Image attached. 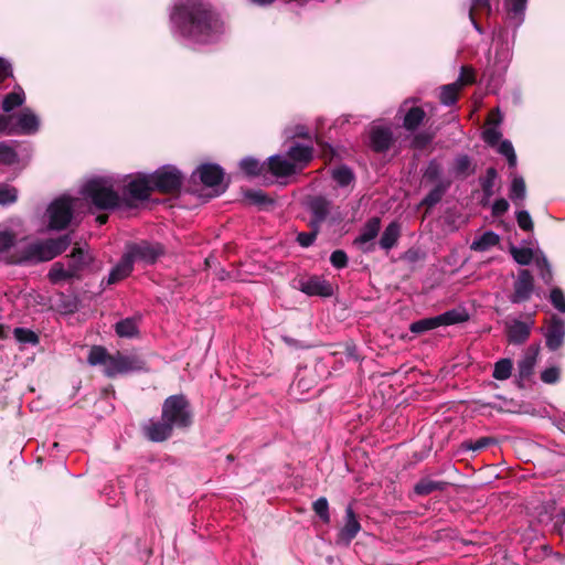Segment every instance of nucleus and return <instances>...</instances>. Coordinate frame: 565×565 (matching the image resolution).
<instances>
[{"label":"nucleus","instance_id":"1","mask_svg":"<svg viewBox=\"0 0 565 565\" xmlns=\"http://www.w3.org/2000/svg\"><path fill=\"white\" fill-rule=\"evenodd\" d=\"M170 20L182 39L198 45L215 44L226 31L222 13L206 0L178 1Z\"/></svg>","mask_w":565,"mask_h":565},{"label":"nucleus","instance_id":"2","mask_svg":"<svg viewBox=\"0 0 565 565\" xmlns=\"http://www.w3.org/2000/svg\"><path fill=\"white\" fill-rule=\"evenodd\" d=\"M194 422L190 401L184 394L168 396L161 408V419H150L141 429L143 436L152 443H163L173 435V429L186 430Z\"/></svg>","mask_w":565,"mask_h":565},{"label":"nucleus","instance_id":"3","mask_svg":"<svg viewBox=\"0 0 565 565\" xmlns=\"http://www.w3.org/2000/svg\"><path fill=\"white\" fill-rule=\"evenodd\" d=\"M82 194L100 211L115 210L121 201L118 192L103 178L88 180L83 186Z\"/></svg>","mask_w":565,"mask_h":565},{"label":"nucleus","instance_id":"4","mask_svg":"<svg viewBox=\"0 0 565 565\" xmlns=\"http://www.w3.org/2000/svg\"><path fill=\"white\" fill-rule=\"evenodd\" d=\"M153 192L178 196L181 192L184 175L174 166H163L150 173Z\"/></svg>","mask_w":565,"mask_h":565},{"label":"nucleus","instance_id":"5","mask_svg":"<svg viewBox=\"0 0 565 565\" xmlns=\"http://www.w3.org/2000/svg\"><path fill=\"white\" fill-rule=\"evenodd\" d=\"M87 362L92 366H103L104 374L110 379L118 374H125L122 353L119 351L110 354L105 347L93 345L89 350Z\"/></svg>","mask_w":565,"mask_h":565},{"label":"nucleus","instance_id":"6","mask_svg":"<svg viewBox=\"0 0 565 565\" xmlns=\"http://www.w3.org/2000/svg\"><path fill=\"white\" fill-rule=\"evenodd\" d=\"M164 253L166 248L161 243L141 239L128 243L125 255L132 265L135 263L153 265Z\"/></svg>","mask_w":565,"mask_h":565},{"label":"nucleus","instance_id":"7","mask_svg":"<svg viewBox=\"0 0 565 565\" xmlns=\"http://www.w3.org/2000/svg\"><path fill=\"white\" fill-rule=\"evenodd\" d=\"M468 320L469 313L465 309H451L435 317L414 321L409 326V331L416 334H420L441 326L457 324Z\"/></svg>","mask_w":565,"mask_h":565},{"label":"nucleus","instance_id":"8","mask_svg":"<svg viewBox=\"0 0 565 565\" xmlns=\"http://www.w3.org/2000/svg\"><path fill=\"white\" fill-rule=\"evenodd\" d=\"M47 215L51 230H65L74 215V200L67 195L55 199L47 207Z\"/></svg>","mask_w":565,"mask_h":565},{"label":"nucleus","instance_id":"9","mask_svg":"<svg viewBox=\"0 0 565 565\" xmlns=\"http://www.w3.org/2000/svg\"><path fill=\"white\" fill-rule=\"evenodd\" d=\"M53 259L50 244L46 241L33 243L24 247L18 255L11 256L12 264L42 263Z\"/></svg>","mask_w":565,"mask_h":565},{"label":"nucleus","instance_id":"10","mask_svg":"<svg viewBox=\"0 0 565 565\" xmlns=\"http://www.w3.org/2000/svg\"><path fill=\"white\" fill-rule=\"evenodd\" d=\"M534 277L529 269H520L513 282V292L510 296L512 303H522L531 299L534 292Z\"/></svg>","mask_w":565,"mask_h":565},{"label":"nucleus","instance_id":"11","mask_svg":"<svg viewBox=\"0 0 565 565\" xmlns=\"http://www.w3.org/2000/svg\"><path fill=\"white\" fill-rule=\"evenodd\" d=\"M545 345L550 351L559 350L565 340V322L556 315H553L546 322L544 331Z\"/></svg>","mask_w":565,"mask_h":565},{"label":"nucleus","instance_id":"12","mask_svg":"<svg viewBox=\"0 0 565 565\" xmlns=\"http://www.w3.org/2000/svg\"><path fill=\"white\" fill-rule=\"evenodd\" d=\"M381 230V218L373 216L366 221L361 228L360 235L354 239V245L359 246L364 253H372L375 250V243L373 242L379 235Z\"/></svg>","mask_w":565,"mask_h":565},{"label":"nucleus","instance_id":"13","mask_svg":"<svg viewBox=\"0 0 565 565\" xmlns=\"http://www.w3.org/2000/svg\"><path fill=\"white\" fill-rule=\"evenodd\" d=\"M395 141L390 127L372 126L369 130V147L375 153H384L391 149Z\"/></svg>","mask_w":565,"mask_h":565},{"label":"nucleus","instance_id":"14","mask_svg":"<svg viewBox=\"0 0 565 565\" xmlns=\"http://www.w3.org/2000/svg\"><path fill=\"white\" fill-rule=\"evenodd\" d=\"M297 288L308 296L331 297L333 295L332 285L321 276H310L300 278Z\"/></svg>","mask_w":565,"mask_h":565},{"label":"nucleus","instance_id":"15","mask_svg":"<svg viewBox=\"0 0 565 565\" xmlns=\"http://www.w3.org/2000/svg\"><path fill=\"white\" fill-rule=\"evenodd\" d=\"M286 156L294 168L299 173L307 168L313 159V147L301 145L299 142H291L286 151Z\"/></svg>","mask_w":565,"mask_h":565},{"label":"nucleus","instance_id":"16","mask_svg":"<svg viewBox=\"0 0 565 565\" xmlns=\"http://www.w3.org/2000/svg\"><path fill=\"white\" fill-rule=\"evenodd\" d=\"M533 324V320L531 322H525L514 319L511 322H505V335L508 342L514 345L524 344L531 335Z\"/></svg>","mask_w":565,"mask_h":565},{"label":"nucleus","instance_id":"17","mask_svg":"<svg viewBox=\"0 0 565 565\" xmlns=\"http://www.w3.org/2000/svg\"><path fill=\"white\" fill-rule=\"evenodd\" d=\"M126 192L132 200L147 201L153 192L149 174H138L126 185Z\"/></svg>","mask_w":565,"mask_h":565},{"label":"nucleus","instance_id":"18","mask_svg":"<svg viewBox=\"0 0 565 565\" xmlns=\"http://www.w3.org/2000/svg\"><path fill=\"white\" fill-rule=\"evenodd\" d=\"M270 173L277 179L288 178L298 172L287 156L274 154L266 160V174Z\"/></svg>","mask_w":565,"mask_h":565},{"label":"nucleus","instance_id":"19","mask_svg":"<svg viewBox=\"0 0 565 565\" xmlns=\"http://www.w3.org/2000/svg\"><path fill=\"white\" fill-rule=\"evenodd\" d=\"M331 205V201L328 200L326 196H313L309 201V210L312 214L310 225L319 227L321 223H323L327 220L330 213Z\"/></svg>","mask_w":565,"mask_h":565},{"label":"nucleus","instance_id":"20","mask_svg":"<svg viewBox=\"0 0 565 565\" xmlns=\"http://www.w3.org/2000/svg\"><path fill=\"white\" fill-rule=\"evenodd\" d=\"M196 172L199 173L201 182L209 188L220 185L224 179V170L214 163L201 164Z\"/></svg>","mask_w":565,"mask_h":565},{"label":"nucleus","instance_id":"21","mask_svg":"<svg viewBox=\"0 0 565 565\" xmlns=\"http://www.w3.org/2000/svg\"><path fill=\"white\" fill-rule=\"evenodd\" d=\"M361 531V524L351 504L345 509L344 524L339 532L342 541L350 543Z\"/></svg>","mask_w":565,"mask_h":565},{"label":"nucleus","instance_id":"22","mask_svg":"<svg viewBox=\"0 0 565 565\" xmlns=\"http://www.w3.org/2000/svg\"><path fill=\"white\" fill-rule=\"evenodd\" d=\"M540 350V344L530 345L526 349L523 359L519 361L518 370L521 380H529L533 374Z\"/></svg>","mask_w":565,"mask_h":565},{"label":"nucleus","instance_id":"23","mask_svg":"<svg viewBox=\"0 0 565 565\" xmlns=\"http://www.w3.org/2000/svg\"><path fill=\"white\" fill-rule=\"evenodd\" d=\"M68 257L71 258L68 267L75 274V279H81V271L88 267L94 259L79 246H75Z\"/></svg>","mask_w":565,"mask_h":565},{"label":"nucleus","instance_id":"24","mask_svg":"<svg viewBox=\"0 0 565 565\" xmlns=\"http://www.w3.org/2000/svg\"><path fill=\"white\" fill-rule=\"evenodd\" d=\"M15 119L18 135H32L39 129V119L29 108H24Z\"/></svg>","mask_w":565,"mask_h":565},{"label":"nucleus","instance_id":"25","mask_svg":"<svg viewBox=\"0 0 565 565\" xmlns=\"http://www.w3.org/2000/svg\"><path fill=\"white\" fill-rule=\"evenodd\" d=\"M450 185V180L438 181L435 186L427 193V195L420 201L419 206H425L427 210L426 212H428L443 200V196L448 191Z\"/></svg>","mask_w":565,"mask_h":565},{"label":"nucleus","instance_id":"26","mask_svg":"<svg viewBox=\"0 0 565 565\" xmlns=\"http://www.w3.org/2000/svg\"><path fill=\"white\" fill-rule=\"evenodd\" d=\"M401 236V225L397 222H391L383 231L379 245L382 249L388 252L396 246Z\"/></svg>","mask_w":565,"mask_h":565},{"label":"nucleus","instance_id":"27","mask_svg":"<svg viewBox=\"0 0 565 565\" xmlns=\"http://www.w3.org/2000/svg\"><path fill=\"white\" fill-rule=\"evenodd\" d=\"M452 172L456 178L465 180L476 172V164L468 154H458L454 160Z\"/></svg>","mask_w":565,"mask_h":565},{"label":"nucleus","instance_id":"28","mask_svg":"<svg viewBox=\"0 0 565 565\" xmlns=\"http://www.w3.org/2000/svg\"><path fill=\"white\" fill-rule=\"evenodd\" d=\"M447 481H437L431 480L429 478H422L415 486H414V493L419 497H426L436 491H445L448 487Z\"/></svg>","mask_w":565,"mask_h":565},{"label":"nucleus","instance_id":"29","mask_svg":"<svg viewBox=\"0 0 565 565\" xmlns=\"http://www.w3.org/2000/svg\"><path fill=\"white\" fill-rule=\"evenodd\" d=\"M134 270V265L124 254L119 263L110 270L107 285H114L127 278Z\"/></svg>","mask_w":565,"mask_h":565},{"label":"nucleus","instance_id":"30","mask_svg":"<svg viewBox=\"0 0 565 565\" xmlns=\"http://www.w3.org/2000/svg\"><path fill=\"white\" fill-rule=\"evenodd\" d=\"M425 118L426 113L422 107L412 106L404 115L403 127L407 131L413 132L419 128V126L424 122Z\"/></svg>","mask_w":565,"mask_h":565},{"label":"nucleus","instance_id":"31","mask_svg":"<svg viewBox=\"0 0 565 565\" xmlns=\"http://www.w3.org/2000/svg\"><path fill=\"white\" fill-rule=\"evenodd\" d=\"M527 0H504V8L510 20L520 25L524 20Z\"/></svg>","mask_w":565,"mask_h":565},{"label":"nucleus","instance_id":"32","mask_svg":"<svg viewBox=\"0 0 565 565\" xmlns=\"http://www.w3.org/2000/svg\"><path fill=\"white\" fill-rule=\"evenodd\" d=\"M122 363L125 374L129 372H148L147 361L138 353H122Z\"/></svg>","mask_w":565,"mask_h":565},{"label":"nucleus","instance_id":"33","mask_svg":"<svg viewBox=\"0 0 565 565\" xmlns=\"http://www.w3.org/2000/svg\"><path fill=\"white\" fill-rule=\"evenodd\" d=\"M244 198L249 204L256 205L262 210H268L275 204V200L262 190H247L244 192Z\"/></svg>","mask_w":565,"mask_h":565},{"label":"nucleus","instance_id":"34","mask_svg":"<svg viewBox=\"0 0 565 565\" xmlns=\"http://www.w3.org/2000/svg\"><path fill=\"white\" fill-rule=\"evenodd\" d=\"M241 170L247 177H265L266 175V161L260 162L253 157H246L239 162Z\"/></svg>","mask_w":565,"mask_h":565},{"label":"nucleus","instance_id":"35","mask_svg":"<svg viewBox=\"0 0 565 565\" xmlns=\"http://www.w3.org/2000/svg\"><path fill=\"white\" fill-rule=\"evenodd\" d=\"M18 143V141L0 142V164L13 166L19 162V156L14 148Z\"/></svg>","mask_w":565,"mask_h":565},{"label":"nucleus","instance_id":"36","mask_svg":"<svg viewBox=\"0 0 565 565\" xmlns=\"http://www.w3.org/2000/svg\"><path fill=\"white\" fill-rule=\"evenodd\" d=\"M500 243V236L492 231L484 232L478 239L473 241L470 248L476 252H486Z\"/></svg>","mask_w":565,"mask_h":565},{"label":"nucleus","instance_id":"37","mask_svg":"<svg viewBox=\"0 0 565 565\" xmlns=\"http://www.w3.org/2000/svg\"><path fill=\"white\" fill-rule=\"evenodd\" d=\"M47 277L52 284H58L64 280L75 279V274L71 271L70 267L65 268L63 263L56 262L49 270Z\"/></svg>","mask_w":565,"mask_h":565},{"label":"nucleus","instance_id":"38","mask_svg":"<svg viewBox=\"0 0 565 565\" xmlns=\"http://www.w3.org/2000/svg\"><path fill=\"white\" fill-rule=\"evenodd\" d=\"M115 332L120 338H134L138 335L139 330L137 326V321L134 318H126L118 321L115 324Z\"/></svg>","mask_w":565,"mask_h":565},{"label":"nucleus","instance_id":"39","mask_svg":"<svg viewBox=\"0 0 565 565\" xmlns=\"http://www.w3.org/2000/svg\"><path fill=\"white\" fill-rule=\"evenodd\" d=\"M460 87L456 83L447 84L440 87L439 100L443 105H455L459 97Z\"/></svg>","mask_w":565,"mask_h":565},{"label":"nucleus","instance_id":"40","mask_svg":"<svg viewBox=\"0 0 565 565\" xmlns=\"http://www.w3.org/2000/svg\"><path fill=\"white\" fill-rule=\"evenodd\" d=\"M509 253L519 265L526 266L532 263L534 259V253L529 247H516L511 244L509 247Z\"/></svg>","mask_w":565,"mask_h":565},{"label":"nucleus","instance_id":"41","mask_svg":"<svg viewBox=\"0 0 565 565\" xmlns=\"http://www.w3.org/2000/svg\"><path fill=\"white\" fill-rule=\"evenodd\" d=\"M477 12L486 13L487 15H490L491 14L490 0H472L471 7L469 10V18H470L471 22L473 23L476 30H478L481 33L482 32L481 28L478 24V22L476 21Z\"/></svg>","mask_w":565,"mask_h":565},{"label":"nucleus","instance_id":"42","mask_svg":"<svg viewBox=\"0 0 565 565\" xmlns=\"http://www.w3.org/2000/svg\"><path fill=\"white\" fill-rule=\"evenodd\" d=\"M498 179V171L495 168L490 167L486 171V175L480 178V185L486 198H491L494 194V184Z\"/></svg>","mask_w":565,"mask_h":565},{"label":"nucleus","instance_id":"43","mask_svg":"<svg viewBox=\"0 0 565 565\" xmlns=\"http://www.w3.org/2000/svg\"><path fill=\"white\" fill-rule=\"evenodd\" d=\"M331 175L332 179L338 183V185L342 188L350 185L355 179L352 169L345 164H342L339 168L334 169Z\"/></svg>","mask_w":565,"mask_h":565},{"label":"nucleus","instance_id":"44","mask_svg":"<svg viewBox=\"0 0 565 565\" xmlns=\"http://www.w3.org/2000/svg\"><path fill=\"white\" fill-rule=\"evenodd\" d=\"M79 300L75 296L58 295L57 308L64 315H72L78 310Z\"/></svg>","mask_w":565,"mask_h":565},{"label":"nucleus","instance_id":"45","mask_svg":"<svg viewBox=\"0 0 565 565\" xmlns=\"http://www.w3.org/2000/svg\"><path fill=\"white\" fill-rule=\"evenodd\" d=\"M526 195V185L525 181L522 177H515L512 180L509 198L515 203L519 204V201H523Z\"/></svg>","mask_w":565,"mask_h":565},{"label":"nucleus","instance_id":"46","mask_svg":"<svg viewBox=\"0 0 565 565\" xmlns=\"http://www.w3.org/2000/svg\"><path fill=\"white\" fill-rule=\"evenodd\" d=\"M535 265L539 269V275L545 285H551L553 282V271L551 264L545 255L537 256L535 258Z\"/></svg>","mask_w":565,"mask_h":565},{"label":"nucleus","instance_id":"47","mask_svg":"<svg viewBox=\"0 0 565 565\" xmlns=\"http://www.w3.org/2000/svg\"><path fill=\"white\" fill-rule=\"evenodd\" d=\"M513 363L510 359H501L494 364L492 376L495 380L504 381L511 376Z\"/></svg>","mask_w":565,"mask_h":565},{"label":"nucleus","instance_id":"48","mask_svg":"<svg viewBox=\"0 0 565 565\" xmlns=\"http://www.w3.org/2000/svg\"><path fill=\"white\" fill-rule=\"evenodd\" d=\"M47 242L50 244L53 258H55L56 256L61 255L68 248V246L72 243V239L70 234H65L57 238H49Z\"/></svg>","mask_w":565,"mask_h":565},{"label":"nucleus","instance_id":"49","mask_svg":"<svg viewBox=\"0 0 565 565\" xmlns=\"http://www.w3.org/2000/svg\"><path fill=\"white\" fill-rule=\"evenodd\" d=\"M19 191L15 186L10 184L0 185V205L7 206L14 204L18 201Z\"/></svg>","mask_w":565,"mask_h":565},{"label":"nucleus","instance_id":"50","mask_svg":"<svg viewBox=\"0 0 565 565\" xmlns=\"http://www.w3.org/2000/svg\"><path fill=\"white\" fill-rule=\"evenodd\" d=\"M24 99L25 97L23 92H11L4 96L2 100V109L6 113H10L14 108L21 106L24 103Z\"/></svg>","mask_w":565,"mask_h":565},{"label":"nucleus","instance_id":"51","mask_svg":"<svg viewBox=\"0 0 565 565\" xmlns=\"http://www.w3.org/2000/svg\"><path fill=\"white\" fill-rule=\"evenodd\" d=\"M441 171V164L436 159H431L423 173V178L430 183L438 182L440 181Z\"/></svg>","mask_w":565,"mask_h":565},{"label":"nucleus","instance_id":"52","mask_svg":"<svg viewBox=\"0 0 565 565\" xmlns=\"http://www.w3.org/2000/svg\"><path fill=\"white\" fill-rule=\"evenodd\" d=\"M312 510L323 523H330L329 502L327 498L320 497L317 499L312 503Z\"/></svg>","mask_w":565,"mask_h":565},{"label":"nucleus","instance_id":"53","mask_svg":"<svg viewBox=\"0 0 565 565\" xmlns=\"http://www.w3.org/2000/svg\"><path fill=\"white\" fill-rule=\"evenodd\" d=\"M495 443L497 441L493 437H481V438L477 439L476 441H473V440L463 441L462 448L472 450L476 452V451H481V450L488 448L489 446L494 445Z\"/></svg>","mask_w":565,"mask_h":565},{"label":"nucleus","instance_id":"54","mask_svg":"<svg viewBox=\"0 0 565 565\" xmlns=\"http://www.w3.org/2000/svg\"><path fill=\"white\" fill-rule=\"evenodd\" d=\"M14 338L21 342V343H31V344H38L39 343V335L26 328H15L13 330Z\"/></svg>","mask_w":565,"mask_h":565},{"label":"nucleus","instance_id":"55","mask_svg":"<svg viewBox=\"0 0 565 565\" xmlns=\"http://www.w3.org/2000/svg\"><path fill=\"white\" fill-rule=\"evenodd\" d=\"M476 82V72L472 66L463 65L460 68L458 79L455 82L460 88L467 85H472Z\"/></svg>","mask_w":565,"mask_h":565},{"label":"nucleus","instance_id":"56","mask_svg":"<svg viewBox=\"0 0 565 565\" xmlns=\"http://www.w3.org/2000/svg\"><path fill=\"white\" fill-rule=\"evenodd\" d=\"M434 138H435L434 132H427V131L418 132L413 137L411 146L414 149L423 150L434 140Z\"/></svg>","mask_w":565,"mask_h":565},{"label":"nucleus","instance_id":"57","mask_svg":"<svg viewBox=\"0 0 565 565\" xmlns=\"http://www.w3.org/2000/svg\"><path fill=\"white\" fill-rule=\"evenodd\" d=\"M550 301L557 311L565 313V294L559 287L552 288Z\"/></svg>","mask_w":565,"mask_h":565},{"label":"nucleus","instance_id":"58","mask_svg":"<svg viewBox=\"0 0 565 565\" xmlns=\"http://www.w3.org/2000/svg\"><path fill=\"white\" fill-rule=\"evenodd\" d=\"M498 151L499 153L507 158L508 163L511 168H514L516 166V154L511 141L502 140L501 143L499 145Z\"/></svg>","mask_w":565,"mask_h":565},{"label":"nucleus","instance_id":"59","mask_svg":"<svg viewBox=\"0 0 565 565\" xmlns=\"http://www.w3.org/2000/svg\"><path fill=\"white\" fill-rule=\"evenodd\" d=\"M13 115H0V136L1 135H18Z\"/></svg>","mask_w":565,"mask_h":565},{"label":"nucleus","instance_id":"60","mask_svg":"<svg viewBox=\"0 0 565 565\" xmlns=\"http://www.w3.org/2000/svg\"><path fill=\"white\" fill-rule=\"evenodd\" d=\"M515 218L519 227L524 232H533L534 223L530 215V213L525 210L518 211L515 213Z\"/></svg>","mask_w":565,"mask_h":565},{"label":"nucleus","instance_id":"61","mask_svg":"<svg viewBox=\"0 0 565 565\" xmlns=\"http://www.w3.org/2000/svg\"><path fill=\"white\" fill-rule=\"evenodd\" d=\"M313 230L311 232H300L298 233L297 235V238H296V242L301 246V247H309L311 246L317 236H318V233H319V227L317 226H312Z\"/></svg>","mask_w":565,"mask_h":565},{"label":"nucleus","instance_id":"62","mask_svg":"<svg viewBox=\"0 0 565 565\" xmlns=\"http://www.w3.org/2000/svg\"><path fill=\"white\" fill-rule=\"evenodd\" d=\"M330 263L337 269L345 268L349 263L347 253L342 249H337L332 252L330 256Z\"/></svg>","mask_w":565,"mask_h":565},{"label":"nucleus","instance_id":"63","mask_svg":"<svg viewBox=\"0 0 565 565\" xmlns=\"http://www.w3.org/2000/svg\"><path fill=\"white\" fill-rule=\"evenodd\" d=\"M17 235L12 231L0 232V252H7L14 246Z\"/></svg>","mask_w":565,"mask_h":565},{"label":"nucleus","instance_id":"64","mask_svg":"<svg viewBox=\"0 0 565 565\" xmlns=\"http://www.w3.org/2000/svg\"><path fill=\"white\" fill-rule=\"evenodd\" d=\"M561 375V370L557 366H551L545 369L541 373V380L546 384H555L558 382Z\"/></svg>","mask_w":565,"mask_h":565}]
</instances>
